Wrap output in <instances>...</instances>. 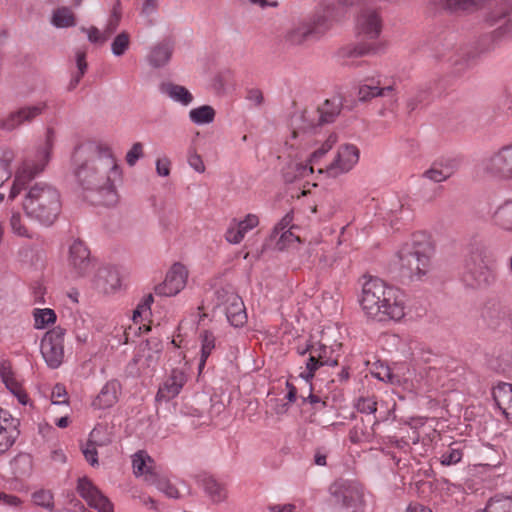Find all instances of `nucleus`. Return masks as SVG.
I'll return each instance as SVG.
<instances>
[{"mask_svg":"<svg viewBox=\"0 0 512 512\" xmlns=\"http://www.w3.org/2000/svg\"><path fill=\"white\" fill-rule=\"evenodd\" d=\"M54 145V132L48 129L45 141L36 149L34 157H26L15 173V179L8 198L13 200L23 189L27 193L23 200V210L28 218L43 226H51L61 212L59 190L47 182L28 184L41 174L51 159Z\"/></svg>","mask_w":512,"mask_h":512,"instance_id":"nucleus-1","label":"nucleus"},{"mask_svg":"<svg viewBox=\"0 0 512 512\" xmlns=\"http://www.w3.org/2000/svg\"><path fill=\"white\" fill-rule=\"evenodd\" d=\"M72 164L84 190L98 193L106 205L117 201L114 182L120 178V170L108 147L90 141L81 143L73 152Z\"/></svg>","mask_w":512,"mask_h":512,"instance_id":"nucleus-2","label":"nucleus"},{"mask_svg":"<svg viewBox=\"0 0 512 512\" xmlns=\"http://www.w3.org/2000/svg\"><path fill=\"white\" fill-rule=\"evenodd\" d=\"M364 279L360 305L365 315L379 322L402 319L405 312L400 291L378 277Z\"/></svg>","mask_w":512,"mask_h":512,"instance_id":"nucleus-3","label":"nucleus"},{"mask_svg":"<svg viewBox=\"0 0 512 512\" xmlns=\"http://www.w3.org/2000/svg\"><path fill=\"white\" fill-rule=\"evenodd\" d=\"M433 251L425 236L415 235L411 242L405 243L398 251L402 274L411 279H422L431 269Z\"/></svg>","mask_w":512,"mask_h":512,"instance_id":"nucleus-4","label":"nucleus"},{"mask_svg":"<svg viewBox=\"0 0 512 512\" xmlns=\"http://www.w3.org/2000/svg\"><path fill=\"white\" fill-rule=\"evenodd\" d=\"M486 22L496 28L480 37L477 43L478 55L493 52L503 40L512 38V2L501 3L486 17Z\"/></svg>","mask_w":512,"mask_h":512,"instance_id":"nucleus-5","label":"nucleus"},{"mask_svg":"<svg viewBox=\"0 0 512 512\" xmlns=\"http://www.w3.org/2000/svg\"><path fill=\"white\" fill-rule=\"evenodd\" d=\"M328 29L327 18L323 15H317L289 27L283 35V41L290 47L302 46L310 40H319Z\"/></svg>","mask_w":512,"mask_h":512,"instance_id":"nucleus-6","label":"nucleus"},{"mask_svg":"<svg viewBox=\"0 0 512 512\" xmlns=\"http://www.w3.org/2000/svg\"><path fill=\"white\" fill-rule=\"evenodd\" d=\"M481 165L487 177L499 181H512V142L493 151L482 160Z\"/></svg>","mask_w":512,"mask_h":512,"instance_id":"nucleus-7","label":"nucleus"},{"mask_svg":"<svg viewBox=\"0 0 512 512\" xmlns=\"http://www.w3.org/2000/svg\"><path fill=\"white\" fill-rule=\"evenodd\" d=\"M215 307L221 309L234 327H242L247 322L243 300L232 287H221L215 291Z\"/></svg>","mask_w":512,"mask_h":512,"instance_id":"nucleus-8","label":"nucleus"},{"mask_svg":"<svg viewBox=\"0 0 512 512\" xmlns=\"http://www.w3.org/2000/svg\"><path fill=\"white\" fill-rule=\"evenodd\" d=\"M330 493L337 504L347 512H365L364 489L353 481H336L330 486Z\"/></svg>","mask_w":512,"mask_h":512,"instance_id":"nucleus-9","label":"nucleus"},{"mask_svg":"<svg viewBox=\"0 0 512 512\" xmlns=\"http://www.w3.org/2000/svg\"><path fill=\"white\" fill-rule=\"evenodd\" d=\"M462 279L471 288H485L490 286L495 276L493 271L485 264L479 253H472L465 260Z\"/></svg>","mask_w":512,"mask_h":512,"instance_id":"nucleus-10","label":"nucleus"},{"mask_svg":"<svg viewBox=\"0 0 512 512\" xmlns=\"http://www.w3.org/2000/svg\"><path fill=\"white\" fill-rule=\"evenodd\" d=\"M64 336L65 329L58 326L46 332L41 340V354L52 369L58 368L63 361Z\"/></svg>","mask_w":512,"mask_h":512,"instance_id":"nucleus-11","label":"nucleus"},{"mask_svg":"<svg viewBox=\"0 0 512 512\" xmlns=\"http://www.w3.org/2000/svg\"><path fill=\"white\" fill-rule=\"evenodd\" d=\"M359 149L353 144H343L339 147L335 159L326 166L319 168L318 172H326L330 177H337L349 172L359 161Z\"/></svg>","mask_w":512,"mask_h":512,"instance_id":"nucleus-12","label":"nucleus"},{"mask_svg":"<svg viewBox=\"0 0 512 512\" xmlns=\"http://www.w3.org/2000/svg\"><path fill=\"white\" fill-rule=\"evenodd\" d=\"M188 271L181 263H174L167 272L163 283L155 287V293L160 296H175L186 285Z\"/></svg>","mask_w":512,"mask_h":512,"instance_id":"nucleus-13","label":"nucleus"},{"mask_svg":"<svg viewBox=\"0 0 512 512\" xmlns=\"http://www.w3.org/2000/svg\"><path fill=\"white\" fill-rule=\"evenodd\" d=\"M68 265L77 277H83L90 272L92 268L90 251L83 241L76 239L69 246Z\"/></svg>","mask_w":512,"mask_h":512,"instance_id":"nucleus-14","label":"nucleus"},{"mask_svg":"<svg viewBox=\"0 0 512 512\" xmlns=\"http://www.w3.org/2000/svg\"><path fill=\"white\" fill-rule=\"evenodd\" d=\"M482 317L493 329H502L503 331L512 329L511 308L500 302L488 303L483 309Z\"/></svg>","mask_w":512,"mask_h":512,"instance_id":"nucleus-15","label":"nucleus"},{"mask_svg":"<svg viewBox=\"0 0 512 512\" xmlns=\"http://www.w3.org/2000/svg\"><path fill=\"white\" fill-rule=\"evenodd\" d=\"M357 32L365 40L377 39L383 27L382 18L375 9H363L357 18Z\"/></svg>","mask_w":512,"mask_h":512,"instance_id":"nucleus-16","label":"nucleus"},{"mask_svg":"<svg viewBox=\"0 0 512 512\" xmlns=\"http://www.w3.org/2000/svg\"><path fill=\"white\" fill-rule=\"evenodd\" d=\"M341 108L342 102L340 99H327L320 107H318L312 116L305 112L302 115V119L304 118L309 120V128H315L317 126L332 123L340 114Z\"/></svg>","mask_w":512,"mask_h":512,"instance_id":"nucleus-17","label":"nucleus"},{"mask_svg":"<svg viewBox=\"0 0 512 512\" xmlns=\"http://www.w3.org/2000/svg\"><path fill=\"white\" fill-rule=\"evenodd\" d=\"M46 104L41 103L33 106L22 107L17 111L11 112L6 118L0 120V129L12 131L24 122H31L40 115L45 109Z\"/></svg>","mask_w":512,"mask_h":512,"instance_id":"nucleus-18","label":"nucleus"},{"mask_svg":"<svg viewBox=\"0 0 512 512\" xmlns=\"http://www.w3.org/2000/svg\"><path fill=\"white\" fill-rule=\"evenodd\" d=\"M186 381L187 376L182 369H173L163 385L159 387L156 394V400L169 401L173 399L180 393Z\"/></svg>","mask_w":512,"mask_h":512,"instance_id":"nucleus-19","label":"nucleus"},{"mask_svg":"<svg viewBox=\"0 0 512 512\" xmlns=\"http://www.w3.org/2000/svg\"><path fill=\"white\" fill-rule=\"evenodd\" d=\"M121 285L120 275L117 269L113 267H101L98 269L94 286L102 293L108 294L115 292Z\"/></svg>","mask_w":512,"mask_h":512,"instance_id":"nucleus-20","label":"nucleus"},{"mask_svg":"<svg viewBox=\"0 0 512 512\" xmlns=\"http://www.w3.org/2000/svg\"><path fill=\"white\" fill-rule=\"evenodd\" d=\"M380 45L375 43H349L340 47L337 51L338 59L342 60L343 64H348L349 59L362 57L369 54H375L379 51Z\"/></svg>","mask_w":512,"mask_h":512,"instance_id":"nucleus-21","label":"nucleus"},{"mask_svg":"<svg viewBox=\"0 0 512 512\" xmlns=\"http://www.w3.org/2000/svg\"><path fill=\"white\" fill-rule=\"evenodd\" d=\"M492 396L497 408L508 420L512 421V384L499 383L493 388Z\"/></svg>","mask_w":512,"mask_h":512,"instance_id":"nucleus-22","label":"nucleus"},{"mask_svg":"<svg viewBox=\"0 0 512 512\" xmlns=\"http://www.w3.org/2000/svg\"><path fill=\"white\" fill-rule=\"evenodd\" d=\"M120 387V383L117 380L108 381L93 400V407L97 409L112 407L118 400Z\"/></svg>","mask_w":512,"mask_h":512,"instance_id":"nucleus-23","label":"nucleus"},{"mask_svg":"<svg viewBox=\"0 0 512 512\" xmlns=\"http://www.w3.org/2000/svg\"><path fill=\"white\" fill-rule=\"evenodd\" d=\"M173 48V43L169 40H164L155 45L147 56L149 65L153 68L166 65L171 59Z\"/></svg>","mask_w":512,"mask_h":512,"instance_id":"nucleus-24","label":"nucleus"},{"mask_svg":"<svg viewBox=\"0 0 512 512\" xmlns=\"http://www.w3.org/2000/svg\"><path fill=\"white\" fill-rule=\"evenodd\" d=\"M492 221L499 229L512 234V199L505 200L495 209Z\"/></svg>","mask_w":512,"mask_h":512,"instance_id":"nucleus-25","label":"nucleus"},{"mask_svg":"<svg viewBox=\"0 0 512 512\" xmlns=\"http://www.w3.org/2000/svg\"><path fill=\"white\" fill-rule=\"evenodd\" d=\"M197 483L204 489L205 493L213 502L218 503L225 499V488L212 476L207 474L198 475Z\"/></svg>","mask_w":512,"mask_h":512,"instance_id":"nucleus-26","label":"nucleus"},{"mask_svg":"<svg viewBox=\"0 0 512 512\" xmlns=\"http://www.w3.org/2000/svg\"><path fill=\"white\" fill-rule=\"evenodd\" d=\"M159 89L161 93L183 106H188L193 101L192 94L184 86L172 82H163L160 84Z\"/></svg>","mask_w":512,"mask_h":512,"instance_id":"nucleus-27","label":"nucleus"},{"mask_svg":"<svg viewBox=\"0 0 512 512\" xmlns=\"http://www.w3.org/2000/svg\"><path fill=\"white\" fill-rule=\"evenodd\" d=\"M313 171V164L308 165L303 162L291 161L284 167L282 174L286 183H293L298 179L307 177Z\"/></svg>","mask_w":512,"mask_h":512,"instance_id":"nucleus-28","label":"nucleus"},{"mask_svg":"<svg viewBox=\"0 0 512 512\" xmlns=\"http://www.w3.org/2000/svg\"><path fill=\"white\" fill-rule=\"evenodd\" d=\"M306 353L313 354V356L324 366H336L338 365V359L332 357L333 349L323 344L310 345L307 344L303 351H300V355Z\"/></svg>","mask_w":512,"mask_h":512,"instance_id":"nucleus-29","label":"nucleus"},{"mask_svg":"<svg viewBox=\"0 0 512 512\" xmlns=\"http://www.w3.org/2000/svg\"><path fill=\"white\" fill-rule=\"evenodd\" d=\"M147 482L150 485H154L158 490L163 492L167 497L178 499L181 497L178 489L163 475H160L156 471H149Z\"/></svg>","mask_w":512,"mask_h":512,"instance_id":"nucleus-30","label":"nucleus"},{"mask_svg":"<svg viewBox=\"0 0 512 512\" xmlns=\"http://www.w3.org/2000/svg\"><path fill=\"white\" fill-rule=\"evenodd\" d=\"M17 420L12 417L4 426H0V455L5 453L14 443L19 435L16 427Z\"/></svg>","mask_w":512,"mask_h":512,"instance_id":"nucleus-31","label":"nucleus"},{"mask_svg":"<svg viewBox=\"0 0 512 512\" xmlns=\"http://www.w3.org/2000/svg\"><path fill=\"white\" fill-rule=\"evenodd\" d=\"M12 472L16 478L27 477L33 469V459L28 453H19L10 462Z\"/></svg>","mask_w":512,"mask_h":512,"instance_id":"nucleus-32","label":"nucleus"},{"mask_svg":"<svg viewBox=\"0 0 512 512\" xmlns=\"http://www.w3.org/2000/svg\"><path fill=\"white\" fill-rule=\"evenodd\" d=\"M152 463V458L145 451L140 450L136 452L132 460L134 474L136 476H144L147 481L149 471H155L151 466Z\"/></svg>","mask_w":512,"mask_h":512,"instance_id":"nucleus-33","label":"nucleus"},{"mask_svg":"<svg viewBox=\"0 0 512 512\" xmlns=\"http://www.w3.org/2000/svg\"><path fill=\"white\" fill-rule=\"evenodd\" d=\"M485 0H440V6L451 13L465 12L477 8Z\"/></svg>","mask_w":512,"mask_h":512,"instance_id":"nucleus-34","label":"nucleus"},{"mask_svg":"<svg viewBox=\"0 0 512 512\" xmlns=\"http://www.w3.org/2000/svg\"><path fill=\"white\" fill-rule=\"evenodd\" d=\"M51 23L57 28H68L76 25V18L68 7H59L53 11Z\"/></svg>","mask_w":512,"mask_h":512,"instance_id":"nucleus-35","label":"nucleus"},{"mask_svg":"<svg viewBox=\"0 0 512 512\" xmlns=\"http://www.w3.org/2000/svg\"><path fill=\"white\" fill-rule=\"evenodd\" d=\"M216 112L210 105H202L191 109L189 112L190 120L196 125H205L212 123L215 119Z\"/></svg>","mask_w":512,"mask_h":512,"instance_id":"nucleus-36","label":"nucleus"},{"mask_svg":"<svg viewBox=\"0 0 512 512\" xmlns=\"http://www.w3.org/2000/svg\"><path fill=\"white\" fill-rule=\"evenodd\" d=\"M100 431L97 428H94L90 435L89 440L86 443L85 446L82 447V453L85 457V459L90 463V465L95 466L98 464V453H97V446L103 445L102 442H99L97 440V436L99 435Z\"/></svg>","mask_w":512,"mask_h":512,"instance_id":"nucleus-37","label":"nucleus"},{"mask_svg":"<svg viewBox=\"0 0 512 512\" xmlns=\"http://www.w3.org/2000/svg\"><path fill=\"white\" fill-rule=\"evenodd\" d=\"M479 512H512V497L495 495L488 500L485 508Z\"/></svg>","mask_w":512,"mask_h":512,"instance_id":"nucleus-38","label":"nucleus"},{"mask_svg":"<svg viewBox=\"0 0 512 512\" xmlns=\"http://www.w3.org/2000/svg\"><path fill=\"white\" fill-rule=\"evenodd\" d=\"M201 340V357L198 365L199 372L205 366L207 358L210 356L212 350L215 348V337L211 331L204 330L200 334Z\"/></svg>","mask_w":512,"mask_h":512,"instance_id":"nucleus-39","label":"nucleus"},{"mask_svg":"<svg viewBox=\"0 0 512 512\" xmlns=\"http://www.w3.org/2000/svg\"><path fill=\"white\" fill-rule=\"evenodd\" d=\"M380 82H375L374 79L366 80L365 83L359 85L358 99L361 102H367L371 99L381 95Z\"/></svg>","mask_w":512,"mask_h":512,"instance_id":"nucleus-40","label":"nucleus"},{"mask_svg":"<svg viewBox=\"0 0 512 512\" xmlns=\"http://www.w3.org/2000/svg\"><path fill=\"white\" fill-rule=\"evenodd\" d=\"M374 436L373 425L356 424L350 430L349 438L352 443L370 442Z\"/></svg>","mask_w":512,"mask_h":512,"instance_id":"nucleus-41","label":"nucleus"},{"mask_svg":"<svg viewBox=\"0 0 512 512\" xmlns=\"http://www.w3.org/2000/svg\"><path fill=\"white\" fill-rule=\"evenodd\" d=\"M33 317L36 329H44L47 325L53 324L56 321V314L50 308L34 309Z\"/></svg>","mask_w":512,"mask_h":512,"instance_id":"nucleus-42","label":"nucleus"},{"mask_svg":"<svg viewBox=\"0 0 512 512\" xmlns=\"http://www.w3.org/2000/svg\"><path fill=\"white\" fill-rule=\"evenodd\" d=\"M77 492L89 503L101 491L88 478L83 477L78 480Z\"/></svg>","mask_w":512,"mask_h":512,"instance_id":"nucleus-43","label":"nucleus"},{"mask_svg":"<svg viewBox=\"0 0 512 512\" xmlns=\"http://www.w3.org/2000/svg\"><path fill=\"white\" fill-rule=\"evenodd\" d=\"M0 377L7 389L12 393L18 391L19 383L14 378V373L9 362L3 361L0 363Z\"/></svg>","mask_w":512,"mask_h":512,"instance_id":"nucleus-44","label":"nucleus"},{"mask_svg":"<svg viewBox=\"0 0 512 512\" xmlns=\"http://www.w3.org/2000/svg\"><path fill=\"white\" fill-rule=\"evenodd\" d=\"M130 45V35L126 31L119 33L111 43V51L114 56H122Z\"/></svg>","mask_w":512,"mask_h":512,"instance_id":"nucleus-45","label":"nucleus"},{"mask_svg":"<svg viewBox=\"0 0 512 512\" xmlns=\"http://www.w3.org/2000/svg\"><path fill=\"white\" fill-rule=\"evenodd\" d=\"M452 173L453 171L448 167L442 169L433 166L429 170L424 172V177L435 183H439L449 178L452 175Z\"/></svg>","mask_w":512,"mask_h":512,"instance_id":"nucleus-46","label":"nucleus"},{"mask_svg":"<svg viewBox=\"0 0 512 512\" xmlns=\"http://www.w3.org/2000/svg\"><path fill=\"white\" fill-rule=\"evenodd\" d=\"M463 453L460 448L450 446L446 451H444L441 455V464L444 466H449L453 464H457L461 461Z\"/></svg>","mask_w":512,"mask_h":512,"instance_id":"nucleus-47","label":"nucleus"},{"mask_svg":"<svg viewBox=\"0 0 512 512\" xmlns=\"http://www.w3.org/2000/svg\"><path fill=\"white\" fill-rule=\"evenodd\" d=\"M33 501L36 505L44 507L46 509L53 508V495L48 490H39L33 493Z\"/></svg>","mask_w":512,"mask_h":512,"instance_id":"nucleus-48","label":"nucleus"},{"mask_svg":"<svg viewBox=\"0 0 512 512\" xmlns=\"http://www.w3.org/2000/svg\"><path fill=\"white\" fill-rule=\"evenodd\" d=\"M321 366L323 365L313 356V354H309V358L306 362V371L302 372L300 377L311 385V380L313 379L316 370Z\"/></svg>","mask_w":512,"mask_h":512,"instance_id":"nucleus-49","label":"nucleus"},{"mask_svg":"<svg viewBox=\"0 0 512 512\" xmlns=\"http://www.w3.org/2000/svg\"><path fill=\"white\" fill-rule=\"evenodd\" d=\"M10 226L12 231L18 236L32 238L28 229L22 224L21 215L19 213L12 214L10 218Z\"/></svg>","mask_w":512,"mask_h":512,"instance_id":"nucleus-50","label":"nucleus"},{"mask_svg":"<svg viewBox=\"0 0 512 512\" xmlns=\"http://www.w3.org/2000/svg\"><path fill=\"white\" fill-rule=\"evenodd\" d=\"M91 507L97 509L99 512H113V505L110 500L102 494L98 493L95 498L88 503Z\"/></svg>","mask_w":512,"mask_h":512,"instance_id":"nucleus-51","label":"nucleus"},{"mask_svg":"<svg viewBox=\"0 0 512 512\" xmlns=\"http://www.w3.org/2000/svg\"><path fill=\"white\" fill-rule=\"evenodd\" d=\"M373 375L383 382L390 384H399L400 378L394 374L388 366H381L380 370L374 372Z\"/></svg>","mask_w":512,"mask_h":512,"instance_id":"nucleus-52","label":"nucleus"},{"mask_svg":"<svg viewBox=\"0 0 512 512\" xmlns=\"http://www.w3.org/2000/svg\"><path fill=\"white\" fill-rule=\"evenodd\" d=\"M143 156V145L136 142L126 154V162L129 166H134L136 162Z\"/></svg>","mask_w":512,"mask_h":512,"instance_id":"nucleus-53","label":"nucleus"},{"mask_svg":"<svg viewBox=\"0 0 512 512\" xmlns=\"http://www.w3.org/2000/svg\"><path fill=\"white\" fill-rule=\"evenodd\" d=\"M356 408L360 413L373 414L377 410V402L372 398H360Z\"/></svg>","mask_w":512,"mask_h":512,"instance_id":"nucleus-54","label":"nucleus"},{"mask_svg":"<svg viewBox=\"0 0 512 512\" xmlns=\"http://www.w3.org/2000/svg\"><path fill=\"white\" fill-rule=\"evenodd\" d=\"M52 399L54 404H64L68 402L67 391L64 385L56 384L52 389Z\"/></svg>","mask_w":512,"mask_h":512,"instance_id":"nucleus-55","label":"nucleus"},{"mask_svg":"<svg viewBox=\"0 0 512 512\" xmlns=\"http://www.w3.org/2000/svg\"><path fill=\"white\" fill-rule=\"evenodd\" d=\"M335 142V139L331 140V137L324 143L320 148L315 150L309 159V162L311 164L317 163V161L322 158L332 147L333 143Z\"/></svg>","mask_w":512,"mask_h":512,"instance_id":"nucleus-56","label":"nucleus"},{"mask_svg":"<svg viewBox=\"0 0 512 512\" xmlns=\"http://www.w3.org/2000/svg\"><path fill=\"white\" fill-rule=\"evenodd\" d=\"M259 223V219L254 214H248L244 220L238 223V227L246 234L249 230L255 228Z\"/></svg>","mask_w":512,"mask_h":512,"instance_id":"nucleus-57","label":"nucleus"},{"mask_svg":"<svg viewBox=\"0 0 512 512\" xmlns=\"http://www.w3.org/2000/svg\"><path fill=\"white\" fill-rule=\"evenodd\" d=\"M244 236L245 234L238 226L229 228L225 234L226 240L232 244L240 243Z\"/></svg>","mask_w":512,"mask_h":512,"instance_id":"nucleus-58","label":"nucleus"},{"mask_svg":"<svg viewBox=\"0 0 512 512\" xmlns=\"http://www.w3.org/2000/svg\"><path fill=\"white\" fill-rule=\"evenodd\" d=\"M81 31L87 33L88 40L91 43H104L106 42V37H102L101 32L97 27H90V28H81Z\"/></svg>","mask_w":512,"mask_h":512,"instance_id":"nucleus-59","label":"nucleus"},{"mask_svg":"<svg viewBox=\"0 0 512 512\" xmlns=\"http://www.w3.org/2000/svg\"><path fill=\"white\" fill-rule=\"evenodd\" d=\"M188 163L191 168H193L198 173H203L205 171V165L202 160V157L196 152H192L188 156Z\"/></svg>","mask_w":512,"mask_h":512,"instance_id":"nucleus-60","label":"nucleus"},{"mask_svg":"<svg viewBox=\"0 0 512 512\" xmlns=\"http://www.w3.org/2000/svg\"><path fill=\"white\" fill-rule=\"evenodd\" d=\"M76 65L78 69V74L84 75L87 71V62H86V51L83 49H78L75 52Z\"/></svg>","mask_w":512,"mask_h":512,"instance_id":"nucleus-61","label":"nucleus"},{"mask_svg":"<svg viewBox=\"0 0 512 512\" xmlns=\"http://www.w3.org/2000/svg\"><path fill=\"white\" fill-rule=\"evenodd\" d=\"M11 177L10 160L0 159V187Z\"/></svg>","mask_w":512,"mask_h":512,"instance_id":"nucleus-62","label":"nucleus"},{"mask_svg":"<svg viewBox=\"0 0 512 512\" xmlns=\"http://www.w3.org/2000/svg\"><path fill=\"white\" fill-rule=\"evenodd\" d=\"M170 160L168 158L158 159L156 161V171L159 176L166 177L170 174Z\"/></svg>","mask_w":512,"mask_h":512,"instance_id":"nucleus-63","label":"nucleus"},{"mask_svg":"<svg viewBox=\"0 0 512 512\" xmlns=\"http://www.w3.org/2000/svg\"><path fill=\"white\" fill-rule=\"evenodd\" d=\"M158 9V0H145L142 9L141 14L145 17H149L156 13Z\"/></svg>","mask_w":512,"mask_h":512,"instance_id":"nucleus-64","label":"nucleus"}]
</instances>
